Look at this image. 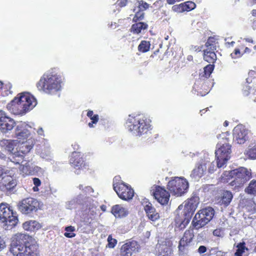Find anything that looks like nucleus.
I'll return each instance as SVG.
<instances>
[{
  "label": "nucleus",
  "instance_id": "1",
  "mask_svg": "<svg viewBox=\"0 0 256 256\" xmlns=\"http://www.w3.org/2000/svg\"><path fill=\"white\" fill-rule=\"evenodd\" d=\"M10 251L14 256H38V246L32 236L20 234L13 238Z\"/></svg>",
  "mask_w": 256,
  "mask_h": 256
},
{
  "label": "nucleus",
  "instance_id": "2",
  "mask_svg": "<svg viewBox=\"0 0 256 256\" xmlns=\"http://www.w3.org/2000/svg\"><path fill=\"white\" fill-rule=\"evenodd\" d=\"M35 98L28 92L22 93L20 98H15L8 104L6 108L12 114L23 115L36 106Z\"/></svg>",
  "mask_w": 256,
  "mask_h": 256
},
{
  "label": "nucleus",
  "instance_id": "3",
  "mask_svg": "<svg viewBox=\"0 0 256 256\" xmlns=\"http://www.w3.org/2000/svg\"><path fill=\"white\" fill-rule=\"evenodd\" d=\"M198 203V198L194 196L179 206L176 210L177 214L178 215L176 218V224H180V226H185L188 224L194 212L197 208Z\"/></svg>",
  "mask_w": 256,
  "mask_h": 256
},
{
  "label": "nucleus",
  "instance_id": "4",
  "mask_svg": "<svg viewBox=\"0 0 256 256\" xmlns=\"http://www.w3.org/2000/svg\"><path fill=\"white\" fill-rule=\"evenodd\" d=\"M126 127L134 134L141 136L147 133L150 125L149 120L142 114L129 115L126 122Z\"/></svg>",
  "mask_w": 256,
  "mask_h": 256
},
{
  "label": "nucleus",
  "instance_id": "5",
  "mask_svg": "<svg viewBox=\"0 0 256 256\" xmlns=\"http://www.w3.org/2000/svg\"><path fill=\"white\" fill-rule=\"evenodd\" d=\"M0 220L4 223V228L6 230H11L18 221L16 212L4 203L0 204Z\"/></svg>",
  "mask_w": 256,
  "mask_h": 256
},
{
  "label": "nucleus",
  "instance_id": "6",
  "mask_svg": "<svg viewBox=\"0 0 256 256\" xmlns=\"http://www.w3.org/2000/svg\"><path fill=\"white\" fill-rule=\"evenodd\" d=\"M119 176L114 178L113 187L118 197L124 200H132L134 196V191L132 188L124 182L118 181L120 180Z\"/></svg>",
  "mask_w": 256,
  "mask_h": 256
},
{
  "label": "nucleus",
  "instance_id": "7",
  "mask_svg": "<svg viewBox=\"0 0 256 256\" xmlns=\"http://www.w3.org/2000/svg\"><path fill=\"white\" fill-rule=\"evenodd\" d=\"M214 214V210L211 207L202 209L196 213L193 220V226L198 229L204 226L213 218Z\"/></svg>",
  "mask_w": 256,
  "mask_h": 256
},
{
  "label": "nucleus",
  "instance_id": "8",
  "mask_svg": "<svg viewBox=\"0 0 256 256\" xmlns=\"http://www.w3.org/2000/svg\"><path fill=\"white\" fill-rule=\"evenodd\" d=\"M229 174L234 178L230 184L235 186H240L244 184L252 177L250 170L243 167L232 170L229 172Z\"/></svg>",
  "mask_w": 256,
  "mask_h": 256
},
{
  "label": "nucleus",
  "instance_id": "9",
  "mask_svg": "<svg viewBox=\"0 0 256 256\" xmlns=\"http://www.w3.org/2000/svg\"><path fill=\"white\" fill-rule=\"evenodd\" d=\"M188 188V181L182 178H174L169 181L168 184V188L170 192L177 196H181L186 192Z\"/></svg>",
  "mask_w": 256,
  "mask_h": 256
},
{
  "label": "nucleus",
  "instance_id": "10",
  "mask_svg": "<svg viewBox=\"0 0 256 256\" xmlns=\"http://www.w3.org/2000/svg\"><path fill=\"white\" fill-rule=\"evenodd\" d=\"M218 149L216 150V156L217 158V166L218 168H222L230 158V146L228 144H218Z\"/></svg>",
  "mask_w": 256,
  "mask_h": 256
},
{
  "label": "nucleus",
  "instance_id": "11",
  "mask_svg": "<svg viewBox=\"0 0 256 256\" xmlns=\"http://www.w3.org/2000/svg\"><path fill=\"white\" fill-rule=\"evenodd\" d=\"M38 206L36 200L32 198H28L23 199L19 202L18 206L19 210L24 214H28L36 211Z\"/></svg>",
  "mask_w": 256,
  "mask_h": 256
},
{
  "label": "nucleus",
  "instance_id": "12",
  "mask_svg": "<svg viewBox=\"0 0 256 256\" xmlns=\"http://www.w3.org/2000/svg\"><path fill=\"white\" fill-rule=\"evenodd\" d=\"M39 90L47 94H52L60 90V83L58 81H38L36 84Z\"/></svg>",
  "mask_w": 256,
  "mask_h": 256
},
{
  "label": "nucleus",
  "instance_id": "13",
  "mask_svg": "<svg viewBox=\"0 0 256 256\" xmlns=\"http://www.w3.org/2000/svg\"><path fill=\"white\" fill-rule=\"evenodd\" d=\"M156 200L162 205L168 204L170 200V194L164 188L160 186H154L152 190Z\"/></svg>",
  "mask_w": 256,
  "mask_h": 256
},
{
  "label": "nucleus",
  "instance_id": "14",
  "mask_svg": "<svg viewBox=\"0 0 256 256\" xmlns=\"http://www.w3.org/2000/svg\"><path fill=\"white\" fill-rule=\"evenodd\" d=\"M248 134L242 125H238L233 130V140L238 144H244L248 139Z\"/></svg>",
  "mask_w": 256,
  "mask_h": 256
},
{
  "label": "nucleus",
  "instance_id": "15",
  "mask_svg": "<svg viewBox=\"0 0 256 256\" xmlns=\"http://www.w3.org/2000/svg\"><path fill=\"white\" fill-rule=\"evenodd\" d=\"M214 38H210L206 44L208 48L204 50V59L209 63H214L216 59V56L214 52L216 50L215 46L212 44Z\"/></svg>",
  "mask_w": 256,
  "mask_h": 256
},
{
  "label": "nucleus",
  "instance_id": "16",
  "mask_svg": "<svg viewBox=\"0 0 256 256\" xmlns=\"http://www.w3.org/2000/svg\"><path fill=\"white\" fill-rule=\"evenodd\" d=\"M140 246L135 240H132L123 244L120 248L122 256H131L134 252L138 251Z\"/></svg>",
  "mask_w": 256,
  "mask_h": 256
},
{
  "label": "nucleus",
  "instance_id": "17",
  "mask_svg": "<svg viewBox=\"0 0 256 256\" xmlns=\"http://www.w3.org/2000/svg\"><path fill=\"white\" fill-rule=\"evenodd\" d=\"M32 126H29L24 122H20L16 126V135L18 139L22 140L27 138L30 135L28 128Z\"/></svg>",
  "mask_w": 256,
  "mask_h": 256
},
{
  "label": "nucleus",
  "instance_id": "18",
  "mask_svg": "<svg viewBox=\"0 0 256 256\" xmlns=\"http://www.w3.org/2000/svg\"><path fill=\"white\" fill-rule=\"evenodd\" d=\"M14 120L6 116H0V130L4 132L11 130L15 125Z\"/></svg>",
  "mask_w": 256,
  "mask_h": 256
},
{
  "label": "nucleus",
  "instance_id": "19",
  "mask_svg": "<svg viewBox=\"0 0 256 256\" xmlns=\"http://www.w3.org/2000/svg\"><path fill=\"white\" fill-rule=\"evenodd\" d=\"M213 82L211 81H198V84L195 83L194 88L202 96H205L210 91Z\"/></svg>",
  "mask_w": 256,
  "mask_h": 256
},
{
  "label": "nucleus",
  "instance_id": "20",
  "mask_svg": "<svg viewBox=\"0 0 256 256\" xmlns=\"http://www.w3.org/2000/svg\"><path fill=\"white\" fill-rule=\"evenodd\" d=\"M70 163L76 170L83 169L86 166L80 154L76 152L72 153L70 158Z\"/></svg>",
  "mask_w": 256,
  "mask_h": 256
},
{
  "label": "nucleus",
  "instance_id": "21",
  "mask_svg": "<svg viewBox=\"0 0 256 256\" xmlns=\"http://www.w3.org/2000/svg\"><path fill=\"white\" fill-rule=\"evenodd\" d=\"M194 236L192 230H186L179 242V250L183 252L186 246H188Z\"/></svg>",
  "mask_w": 256,
  "mask_h": 256
},
{
  "label": "nucleus",
  "instance_id": "22",
  "mask_svg": "<svg viewBox=\"0 0 256 256\" xmlns=\"http://www.w3.org/2000/svg\"><path fill=\"white\" fill-rule=\"evenodd\" d=\"M206 162H209L208 160H206ZM207 163L201 162V163L196 168H195L190 174V177L194 180H198L204 174L206 170V164Z\"/></svg>",
  "mask_w": 256,
  "mask_h": 256
},
{
  "label": "nucleus",
  "instance_id": "23",
  "mask_svg": "<svg viewBox=\"0 0 256 256\" xmlns=\"http://www.w3.org/2000/svg\"><path fill=\"white\" fill-rule=\"evenodd\" d=\"M112 213L116 218H123L128 214V209L120 204H116L112 208Z\"/></svg>",
  "mask_w": 256,
  "mask_h": 256
},
{
  "label": "nucleus",
  "instance_id": "24",
  "mask_svg": "<svg viewBox=\"0 0 256 256\" xmlns=\"http://www.w3.org/2000/svg\"><path fill=\"white\" fill-rule=\"evenodd\" d=\"M83 201L84 196L80 194L70 200L67 202L66 204V207L70 210L77 208L78 206L81 208V204Z\"/></svg>",
  "mask_w": 256,
  "mask_h": 256
},
{
  "label": "nucleus",
  "instance_id": "25",
  "mask_svg": "<svg viewBox=\"0 0 256 256\" xmlns=\"http://www.w3.org/2000/svg\"><path fill=\"white\" fill-rule=\"evenodd\" d=\"M96 202H94L92 198L84 196V201L81 204L80 208L84 210L88 209L94 212L96 208Z\"/></svg>",
  "mask_w": 256,
  "mask_h": 256
},
{
  "label": "nucleus",
  "instance_id": "26",
  "mask_svg": "<svg viewBox=\"0 0 256 256\" xmlns=\"http://www.w3.org/2000/svg\"><path fill=\"white\" fill-rule=\"evenodd\" d=\"M144 208L148 218L152 221H155L160 218L158 213L156 212L155 208L151 204L148 203L146 204Z\"/></svg>",
  "mask_w": 256,
  "mask_h": 256
},
{
  "label": "nucleus",
  "instance_id": "27",
  "mask_svg": "<svg viewBox=\"0 0 256 256\" xmlns=\"http://www.w3.org/2000/svg\"><path fill=\"white\" fill-rule=\"evenodd\" d=\"M158 253L157 256H172V248L166 244H158L156 246Z\"/></svg>",
  "mask_w": 256,
  "mask_h": 256
},
{
  "label": "nucleus",
  "instance_id": "28",
  "mask_svg": "<svg viewBox=\"0 0 256 256\" xmlns=\"http://www.w3.org/2000/svg\"><path fill=\"white\" fill-rule=\"evenodd\" d=\"M41 224L37 221L30 220L23 224V228L28 231H34L40 229Z\"/></svg>",
  "mask_w": 256,
  "mask_h": 256
},
{
  "label": "nucleus",
  "instance_id": "29",
  "mask_svg": "<svg viewBox=\"0 0 256 256\" xmlns=\"http://www.w3.org/2000/svg\"><path fill=\"white\" fill-rule=\"evenodd\" d=\"M62 78L60 74L56 72V69H52L44 74L40 80H58Z\"/></svg>",
  "mask_w": 256,
  "mask_h": 256
},
{
  "label": "nucleus",
  "instance_id": "30",
  "mask_svg": "<svg viewBox=\"0 0 256 256\" xmlns=\"http://www.w3.org/2000/svg\"><path fill=\"white\" fill-rule=\"evenodd\" d=\"M34 144V140L30 138L26 142H23L20 144V150L23 154L28 152L32 148Z\"/></svg>",
  "mask_w": 256,
  "mask_h": 256
},
{
  "label": "nucleus",
  "instance_id": "31",
  "mask_svg": "<svg viewBox=\"0 0 256 256\" xmlns=\"http://www.w3.org/2000/svg\"><path fill=\"white\" fill-rule=\"evenodd\" d=\"M232 197L233 196L231 192L228 190L225 191L222 193V196L218 202L220 204H224L225 206H227L230 202Z\"/></svg>",
  "mask_w": 256,
  "mask_h": 256
},
{
  "label": "nucleus",
  "instance_id": "32",
  "mask_svg": "<svg viewBox=\"0 0 256 256\" xmlns=\"http://www.w3.org/2000/svg\"><path fill=\"white\" fill-rule=\"evenodd\" d=\"M40 168L38 166H34L32 163L26 162L22 165V171L26 174H31L34 170H38Z\"/></svg>",
  "mask_w": 256,
  "mask_h": 256
},
{
  "label": "nucleus",
  "instance_id": "33",
  "mask_svg": "<svg viewBox=\"0 0 256 256\" xmlns=\"http://www.w3.org/2000/svg\"><path fill=\"white\" fill-rule=\"evenodd\" d=\"M16 142L12 140H4L2 141V144L6 146V149L12 154H15L16 150H14Z\"/></svg>",
  "mask_w": 256,
  "mask_h": 256
},
{
  "label": "nucleus",
  "instance_id": "34",
  "mask_svg": "<svg viewBox=\"0 0 256 256\" xmlns=\"http://www.w3.org/2000/svg\"><path fill=\"white\" fill-rule=\"evenodd\" d=\"M208 156V154H204V160H202V162H203L206 163V160H208L209 161V162H207V164H208V171L209 172L212 173L216 168H218L217 165H216V163L212 161V162H210V158ZM216 164H217V162H216Z\"/></svg>",
  "mask_w": 256,
  "mask_h": 256
},
{
  "label": "nucleus",
  "instance_id": "35",
  "mask_svg": "<svg viewBox=\"0 0 256 256\" xmlns=\"http://www.w3.org/2000/svg\"><path fill=\"white\" fill-rule=\"evenodd\" d=\"M148 25L144 22H138L134 24L131 28L132 31L136 34H139L142 30H145L147 28Z\"/></svg>",
  "mask_w": 256,
  "mask_h": 256
},
{
  "label": "nucleus",
  "instance_id": "36",
  "mask_svg": "<svg viewBox=\"0 0 256 256\" xmlns=\"http://www.w3.org/2000/svg\"><path fill=\"white\" fill-rule=\"evenodd\" d=\"M244 154L251 159H256V144L254 146H250L246 150Z\"/></svg>",
  "mask_w": 256,
  "mask_h": 256
},
{
  "label": "nucleus",
  "instance_id": "37",
  "mask_svg": "<svg viewBox=\"0 0 256 256\" xmlns=\"http://www.w3.org/2000/svg\"><path fill=\"white\" fill-rule=\"evenodd\" d=\"M245 192L248 194L256 195V180L250 181Z\"/></svg>",
  "mask_w": 256,
  "mask_h": 256
},
{
  "label": "nucleus",
  "instance_id": "38",
  "mask_svg": "<svg viewBox=\"0 0 256 256\" xmlns=\"http://www.w3.org/2000/svg\"><path fill=\"white\" fill-rule=\"evenodd\" d=\"M87 116L92 120L91 122H89L88 125L90 128H93V124L97 123L98 120V114H94L93 111L89 110L87 113Z\"/></svg>",
  "mask_w": 256,
  "mask_h": 256
},
{
  "label": "nucleus",
  "instance_id": "39",
  "mask_svg": "<svg viewBox=\"0 0 256 256\" xmlns=\"http://www.w3.org/2000/svg\"><path fill=\"white\" fill-rule=\"evenodd\" d=\"M237 250L234 253L236 256H242V254L245 252V250H248V248L245 246V243L240 242L236 246Z\"/></svg>",
  "mask_w": 256,
  "mask_h": 256
},
{
  "label": "nucleus",
  "instance_id": "40",
  "mask_svg": "<svg viewBox=\"0 0 256 256\" xmlns=\"http://www.w3.org/2000/svg\"><path fill=\"white\" fill-rule=\"evenodd\" d=\"M150 44L149 42L146 40H142L138 46V50L139 51L146 52L149 50L150 48Z\"/></svg>",
  "mask_w": 256,
  "mask_h": 256
},
{
  "label": "nucleus",
  "instance_id": "41",
  "mask_svg": "<svg viewBox=\"0 0 256 256\" xmlns=\"http://www.w3.org/2000/svg\"><path fill=\"white\" fill-rule=\"evenodd\" d=\"M214 68V66L213 64H208L205 66L204 68V74L202 75L203 76H204L205 78H208L210 74L212 73Z\"/></svg>",
  "mask_w": 256,
  "mask_h": 256
},
{
  "label": "nucleus",
  "instance_id": "42",
  "mask_svg": "<svg viewBox=\"0 0 256 256\" xmlns=\"http://www.w3.org/2000/svg\"><path fill=\"white\" fill-rule=\"evenodd\" d=\"M182 4L184 12H189L192 10H194L196 6L195 3L191 1L184 2L182 3Z\"/></svg>",
  "mask_w": 256,
  "mask_h": 256
},
{
  "label": "nucleus",
  "instance_id": "43",
  "mask_svg": "<svg viewBox=\"0 0 256 256\" xmlns=\"http://www.w3.org/2000/svg\"><path fill=\"white\" fill-rule=\"evenodd\" d=\"M65 230L66 232L64 234V236L66 238H72L75 236L76 234L74 233H72L71 232H73L75 230V228L72 226H66L65 228Z\"/></svg>",
  "mask_w": 256,
  "mask_h": 256
},
{
  "label": "nucleus",
  "instance_id": "44",
  "mask_svg": "<svg viewBox=\"0 0 256 256\" xmlns=\"http://www.w3.org/2000/svg\"><path fill=\"white\" fill-rule=\"evenodd\" d=\"M135 4L138 5V9L142 11L146 10L149 7V4L143 0L137 1Z\"/></svg>",
  "mask_w": 256,
  "mask_h": 256
},
{
  "label": "nucleus",
  "instance_id": "45",
  "mask_svg": "<svg viewBox=\"0 0 256 256\" xmlns=\"http://www.w3.org/2000/svg\"><path fill=\"white\" fill-rule=\"evenodd\" d=\"M172 11L177 13L184 12L182 3L179 4H175L172 6Z\"/></svg>",
  "mask_w": 256,
  "mask_h": 256
},
{
  "label": "nucleus",
  "instance_id": "46",
  "mask_svg": "<svg viewBox=\"0 0 256 256\" xmlns=\"http://www.w3.org/2000/svg\"><path fill=\"white\" fill-rule=\"evenodd\" d=\"M144 12L143 11L140 10L138 9V11L135 14L133 18V20L134 22H137L138 20H142L144 18Z\"/></svg>",
  "mask_w": 256,
  "mask_h": 256
},
{
  "label": "nucleus",
  "instance_id": "47",
  "mask_svg": "<svg viewBox=\"0 0 256 256\" xmlns=\"http://www.w3.org/2000/svg\"><path fill=\"white\" fill-rule=\"evenodd\" d=\"M8 182L5 184V186L6 189L11 190L16 186V182L12 180V178L8 177Z\"/></svg>",
  "mask_w": 256,
  "mask_h": 256
},
{
  "label": "nucleus",
  "instance_id": "48",
  "mask_svg": "<svg viewBox=\"0 0 256 256\" xmlns=\"http://www.w3.org/2000/svg\"><path fill=\"white\" fill-rule=\"evenodd\" d=\"M0 88H4L6 90L9 92V94H12V91L11 90L12 88V85L10 82H8V84L4 86V84L2 81H0Z\"/></svg>",
  "mask_w": 256,
  "mask_h": 256
},
{
  "label": "nucleus",
  "instance_id": "49",
  "mask_svg": "<svg viewBox=\"0 0 256 256\" xmlns=\"http://www.w3.org/2000/svg\"><path fill=\"white\" fill-rule=\"evenodd\" d=\"M108 246L110 248H113L115 246L117 240L112 238V236H109L108 238Z\"/></svg>",
  "mask_w": 256,
  "mask_h": 256
},
{
  "label": "nucleus",
  "instance_id": "50",
  "mask_svg": "<svg viewBox=\"0 0 256 256\" xmlns=\"http://www.w3.org/2000/svg\"><path fill=\"white\" fill-rule=\"evenodd\" d=\"M250 206H247L246 208L248 211L251 212V214H254L256 212V204L253 202H252L250 203Z\"/></svg>",
  "mask_w": 256,
  "mask_h": 256
},
{
  "label": "nucleus",
  "instance_id": "51",
  "mask_svg": "<svg viewBox=\"0 0 256 256\" xmlns=\"http://www.w3.org/2000/svg\"><path fill=\"white\" fill-rule=\"evenodd\" d=\"M242 55V54H241V52L238 48L235 49L234 52L230 54V56L232 58H240Z\"/></svg>",
  "mask_w": 256,
  "mask_h": 256
},
{
  "label": "nucleus",
  "instance_id": "52",
  "mask_svg": "<svg viewBox=\"0 0 256 256\" xmlns=\"http://www.w3.org/2000/svg\"><path fill=\"white\" fill-rule=\"evenodd\" d=\"M214 236L218 237H223L224 236V230L222 229H216L213 232Z\"/></svg>",
  "mask_w": 256,
  "mask_h": 256
},
{
  "label": "nucleus",
  "instance_id": "53",
  "mask_svg": "<svg viewBox=\"0 0 256 256\" xmlns=\"http://www.w3.org/2000/svg\"><path fill=\"white\" fill-rule=\"evenodd\" d=\"M162 5L163 3L162 0H158L154 3L153 6L152 7L159 8H161L162 6Z\"/></svg>",
  "mask_w": 256,
  "mask_h": 256
},
{
  "label": "nucleus",
  "instance_id": "54",
  "mask_svg": "<svg viewBox=\"0 0 256 256\" xmlns=\"http://www.w3.org/2000/svg\"><path fill=\"white\" fill-rule=\"evenodd\" d=\"M33 184L36 186H40L41 185V181L38 178H34L32 179Z\"/></svg>",
  "mask_w": 256,
  "mask_h": 256
},
{
  "label": "nucleus",
  "instance_id": "55",
  "mask_svg": "<svg viewBox=\"0 0 256 256\" xmlns=\"http://www.w3.org/2000/svg\"><path fill=\"white\" fill-rule=\"evenodd\" d=\"M206 248L205 246H201L198 248V252L200 254H202L206 251Z\"/></svg>",
  "mask_w": 256,
  "mask_h": 256
},
{
  "label": "nucleus",
  "instance_id": "56",
  "mask_svg": "<svg viewBox=\"0 0 256 256\" xmlns=\"http://www.w3.org/2000/svg\"><path fill=\"white\" fill-rule=\"evenodd\" d=\"M127 2H128L127 0H122L119 2H118L117 4L120 6V7H123L126 5Z\"/></svg>",
  "mask_w": 256,
  "mask_h": 256
},
{
  "label": "nucleus",
  "instance_id": "57",
  "mask_svg": "<svg viewBox=\"0 0 256 256\" xmlns=\"http://www.w3.org/2000/svg\"><path fill=\"white\" fill-rule=\"evenodd\" d=\"M5 246V242L4 240L0 238V250Z\"/></svg>",
  "mask_w": 256,
  "mask_h": 256
},
{
  "label": "nucleus",
  "instance_id": "58",
  "mask_svg": "<svg viewBox=\"0 0 256 256\" xmlns=\"http://www.w3.org/2000/svg\"><path fill=\"white\" fill-rule=\"evenodd\" d=\"M84 191L86 192H88V193H90L91 192H94V190L93 189L90 187V186H86L85 188V190H84Z\"/></svg>",
  "mask_w": 256,
  "mask_h": 256
},
{
  "label": "nucleus",
  "instance_id": "59",
  "mask_svg": "<svg viewBox=\"0 0 256 256\" xmlns=\"http://www.w3.org/2000/svg\"><path fill=\"white\" fill-rule=\"evenodd\" d=\"M145 226H146V222H141L138 227L139 230H142V228H144Z\"/></svg>",
  "mask_w": 256,
  "mask_h": 256
},
{
  "label": "nucleus",
  "instance_id": "60",
  "mask_svg": "<svg viewBox=\"0 0 256 256\" xmlns=\"http://www.w3.org/2000/svg\"><path fill=\"white\" fill-rule=\"evenodd\" d=\"M176 2V0H166L167 3L169 4H173Z\"/></svg>",
  "mask_w": 256,
  "mask_h": 256
},
{
  "label": "nucleus",
  "instance_id": "61",
  "mask_svg": "<svg viewBox=\"0 0 256 256\" xmlns=\"http://www.w3.org/2000/svg\"><path fill=\"white\" fill-rule=\"evenodd\" d=\"M216 256H225V253L224 252H220L218 253L217 254V255Z\"/></svg>",
  "mask_w": 256,
  "mask_h": 256
},
{
  "label": "nucleus",
  "instance_id": "62",
  "mask_svg": "<svg viewBox=\"0 0 256 256\" xmlns=\"http://www.w3.org/2000/svg\"><path fill=\"white\" fill-rule=\"evenodd\" d=\"M38 186H36L33 187L32 190L34 192H38L39 190V188H38Z\"/></svg>",
  "mask_w": 256,
  "mask_h": 256
},
{
  "label": "nucleus",
  "instance_id": "63",
  "mask_svg": "<svg viewBox=\"0 0 256 256\" xmlns=\"http://www.w3.org/2000/svg\"><path fill=\"white\" fill-rule=\"evenodd\" d=\"M245 40L246 42H251V43L253 42V40H252V38H245Z\"/></svg>",
  "mask_w": 256,
  "mask_h": 256
},
{
  "label": "nucleus",
  "instance_id": "64",
  "mask_svg": "<svg viewBox=\"0 0 256 256\" xmlns=\"http://www.w3.org/2000/svg\"><path fill=\"white\" fill-rule=\"evenodd\" d=\"M42 132H43V130H42V128H40L38 130V132L39 134H40V135H42Z\"/></svg>",
  "mask_w": 256,
  "mask_h": 256
}]
</instances>
